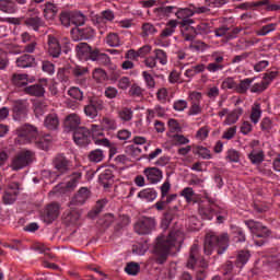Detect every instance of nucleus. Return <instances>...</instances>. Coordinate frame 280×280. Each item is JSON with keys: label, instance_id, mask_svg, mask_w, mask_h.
<instances>
[{"label": "nucleus", "instance_id": "17", "mask_svg": "<svg viewBox=\"0 0 280 280\" xmlns=\"http://www.w3.org/2000/svg\"><path fill=\"white\" fill-rule=\"evenodd\" d=\"M48 54L52 58H60V54H62V47L60 46V42L58 38L54 36H48Z\"/></svg>", "mask_w": 280, "mask_h": 280}, {"label": "nucleus", "instance_id": "43", "mask_svg": "<svg viewBox=\"0 0 280 280\" xmlns=\"http://www.w3.org/2000/svg\"><path fill=\"white\" fill-rule=\"evenodd\" d=\"M92 77L96 82H105V80H108V74L106 73V70L102 68L94 69Z\"/></svg>", "mask_w": 280, "mask_h": 280}, {"label": "nucleus", "instance_id": "24", "mask_svg": "<svg viewBox=\"0 0 280 280\" xmlns=\"http://www.w3.org/2000/svg\"><path fill=\"white\" fill-rule=\"evenodd\" d=\"M248 259H250V250L241 249L237 252L235 266L237 268H244V266H246V264H248Z\"/></svg>", "mask_w": 280, "mask_h": 280}, {"label": "nucleus", "instance_id": "36", "mask_svg": "<svg viewBox=\"0 0 280 280\" xmlns=\"http://www.w3.org/2000/svg\"><path fill=\"white\" fill-rule=\"evenodd\" d=\"M82 179V172H74L70 175V180L67 183V189H75L78 183Z\"/></svg>", "mask_w": 280, "mask_h": 280}, {"label": "nucleus", "instance_id": "27", "mask_svg": "<svg viewBox=\"0 0 280 280\" xmlns=\"http://www.w3.org/2000/svg\"><path fill=\"white\" fill-rule=\"evenodd\" d=\"M272 235V231H270L268 228L262 225L260 228V231L256 234V237H260V241H255L256 246H264L266 244V240Z\"/></svg>", "mask_w": 280, "mask_h": 280}, {"label": "nucleus", "instance_id": "34", "mask_svg": "<svg viewBox=\"0 0 280 280\" xmlns=\"http://www.w3.org/2000/svg\"><path fill=\"white\" fill-rule=\"evenodd\" d=\"M248 159L253 163V165H261V163H264V159H266V154H264V151H252L248 154Z\"/></svg>", "mask_w": 280, "mask_h": 280}, {"label": "nucleus", "instance_id": "55", "mask_svg": "<svg viewBox=\"0 0 280 280\" xmlns=\"http://www.w3.org/2000/svg\"><path fill=\"white\" fill-rule=\"evenodd\" d=\"M151 34H156V27H154L151 23H144L142 25V36H150Z\"/></svg>", "mask_w": 280, "mask_h": 280}, {"label": "nucleus", "instance_id": "51", "mask_svg": "<svg viewBox=\"0 0 280 280\" xmlns=\"http://www.w3.org/2000/svg\"><path fill=\"white\" fill-rule=\"evenodd\" d=\"M118 115L122 121H130L132 119V109L128 107H124L118 112Z\"/></svg>", "mask_w": 280, "mask_h": 280}, {"label": "nucleus", "instance_id": "60", "mask_svg": "<svg viewBox=\"0 0 280 280\" xmlns=\"http://www.w3.org/2000/svg\"><path fill=\"white\" fill-rule=\"evenodd\" d=\"M168 128L171 132H183V128L180 127V124H178V120L171 118L168 120Z\"/></svg>", "mask_w": 280, "mask_h": 280}, {"label": "nucleus", "instance_id": "26", "mask_svg": "<svg viewBox=\"0 0 280 280\" xmlns=\"http://www.w3.org/2000/svg\"><path fill=\"white\" fill-rule=\"evenodd\" d=\"M0 11L5 14H14L16 12V3L14 0H0Z\"/></svg>", "mask_w": 280, "mask_h": 280}, {"label": "nucleus", "instance_id": "52", "mask_svg": "<svg viewBox=\"0 0 280 280\" xmlns=\"http://www.w3.org/2000/svg\"><path fill=\"white\" fill-rule=\"evenodd\" d=\"M199 214L202 220H213V210L211 208L200 207Z\"/></svg>", "mask_w": 280, "mask_h": 280}, {"label": "nucleus", "instance_id": "8", "mask_svg": "<svg viewBox=\"0 0 280 280\" xmlns=\"http://www.w3.org/2000/svg\"><path fill=\"white\" fill-rule=\"evenodd\" d=\"M60 215V205L52 202L48 203L42 211H40V220L45 222V224H52L58 220Z\"/></svg>", "mask_w": 280, "mask_h": 280}, {"label": "nucleus", "instance_id": "54", "mask_svg": "<svg viewBox=\"0 0 280 280\" xmlns=\"http://www.w3.org/2000/svg\"><path fill=\"white\" fill-rule=\"evenodd\" d=\"M155 60H159L162 65H167V52L163 49H155Z\"/></svg>", "mask_w": 280, "mask_h": 280}, {"label": "nucleus", "instance_id": "62", "mask_svg": "<svg viewBox=\"0 0 280 280\" xmlns=\"http://www.w3.org/2000/svg\"><path fill=\"white\" fill-rule=\"evenodd\" d=\"M268 89V83L260 82L256 83L250 88L252 93H264Z\"/></svg>", "mask_w": 280, "mask_h": 280}, {"label": "nucleus", "instance_id": "50", "mask_svg": "<svg viewBox=\"0 0 280 280\" xmlns=\"http://www.w3.org/2000/svg\"><path fill=\"white\" fill-rule=\"evenodd\" d=\"M128 224H130V218L124 215V217L121 218V221L118 222V223L115 225V228H114V233L117 235V233H120V231H121L124 228L128 226Z\"/></svg>", "mask_w": 280, "mask_h": 280}, {"label": "nucleus", "instance_id": "38", "mask_svg": "<svg viewBox=\"0 0 280 280\" xmlns=\"http://www.w3.org/2000/svg\"><path fill=\"white\" fill-rule=\"evenodd\" d=\"M85 21L86 16H84V14L77 11H71V25H84Z\"/></svg>", "mask_w": 280, "mask_h": 280}, {"label": "nucleus", "instance_id": "31", "mask_svg": "<svg viewBox=\"0 0 280 280\" xmlns=\"http://www.w3.org/2000/svg\"><path fill=\"white\" fill-rule=\"evenodd\" d=\"M25 25L32 27L35 32H38L40 27H45V22L39 16L28 18L25 20Z\"/></svg>", "mask_w": 280, "mask_h": 280}, {"label": "nucleus", "instance_id": "44", "mask_svg": "<svg viewBox=\"0 0 280 280\" xmlns=\"http://www.w3.org/2000/svg\"><path fill=\"white\" fill-rule=\"evenodd\" d=\"M101 124L102 130H117V122L113 118L104 117Z\"/></svg>", "mask_w": 280, "mask_h": 280}, {"label": "nucleus", "instance_id": "22", "mask_svg": "<svg viewBox=\"0 0 280 280\" xmlns=\"http://www.w3.org/2000/svg\"><path fill=\"white\" fill-rule=\"evenodd\" d=\"M82 124V118L78 114H70L66 117L63 126L67 130H75L80 128L79 126Z\"/></svg>", "mask_w": 280, "mask_h": 280}, {"label": "nucleus", "instance_id": "18", "mask_svg": "<svg viewBox=\"0 0 280 280\" xmlns=\"http://www.w3.org/2000/svg\"><path fill=\"white\" fill-rule=\"evenodd\" d=\"M12 110L18 119L27 117V102L23 100L14 101Z\"/></svg>", "mask_w": 280, "mask_h": 280}, {"label": "nucleus", "instance_id": "56", "mask_svg": "<svg viewBox=\"0 0 280 280\" xmlns=\"http://www.w3.org/2000/svg\"><path fill=\"white\" fill-rule=\"evenodd\" d=\"M72 73L75 78H82V75H86V73H89V67L75 66L72 69Z\"/></svg>", "mask_w": 280, "mask_h": 280}, {"label": "nucleus", "instance_id": "4", "mask_svg": "<svg viewBox=\"0 0 280 280\" xmlns=\"http://www.w3.org/2000/svg\"><path fill=\"white\" fill-rule=\"evenodd\" d=\"M36 154L32 150H22L18 152L11 160V170L13 172H19L20 170H24V167H28L34 163Z\"/></svg>", "mask_w": 280, "mask_h": 280}, {"label": "nucleus", "instance_id": "3", "mask_svg": "<svg viewBox=\"0 0 280 280\" xmlns=\"http://www.w3.org/2000/svg\"><path fill=\"white\" fill-rule=\"evenodd\" d=\"M230 242L229 233L218 235L215 232H209L205 236L203 253L205 255H211L217 248L218 255H224Z\"/></svg>", "mask_w": 280, "mask_h": 280}, {"label": "nucleus", "instance_id": "7", "mask_svg": "<svg viewBox=\"0 0 280 280\" xmlns=\"http://www.w3.org/2000/svg\"><path fill=\"white\" fill-rule=\"evenodd\" d=\"M54 168L56 170V178L63 176V174H69L71 172V161L65 156V154L59 153L52 160Z\"/></svg>", "mask_w": 280, "mask_h": 280}, {"label": "nucleus", "instance_id": "13", "mask_svg": "<svg viewBox=\"0 0 280 280\" xmlns=\"http://www.w3.org/2000/svg\"><path fill=\"white\" fill-rule=\"evenodd\" d=\"M191 23H194V20H184L178 22L184 40L191 42L195 40L196 36H198V31L191 26Z\"/></svg>", "mask_w": 280, "mask_h": 280}, {"label": "nucleus", "instance_id": "19", "mask_svg": "<svg viewBox=\"0 0 280 280\" xmlns=\"http://www.w3.org/2000/svg\"><path fill=\"white\" fill-rule=\"evenodd\" d=\"M15 65L20 69H30L36 67V58L32 55L24 54L16 59Z\"/></svg>", "mask_w": 280, "mask_h": 280}, {"label": "nucleus", "instance_id": "28", "mask_svg": "<svg viewBox=\"0 0 280 280\" xmlns=\"http://www.w3.org/2000/svg\"><path fill=\"white\" fill-rule=\"evenodd\" d=\"M138 198L145 200L147 202H152L153 200H156V190H154V188L142 189L138 194Z\"/></svg>", "mask_w": 280, "mask_h": 280}, {"label": "nucleus", "instance_id": "30", "mask_svg": "<svg viewBox=\"0 0 280 280\" xmlns=\"http://www.w3.org/2000/svg\"><path fill=\"white\" fill-rule=\"evenodd\" d=\"M178 26V21L176 20H171L166 23V27L162 31L161 33V38H167L176 32V27Z\"/></svg>", "mask_w": 280, "mask_h": 280}, {"label": "nucleus", "instance_id": "20", "mask_svg": "<svg viewBox=\"0 0 280 280\" xmlns=\"http://www.w3.org/2000/svg\"><path fill=\"white\" fill-rule=\"evenodd\" d=\"M95 36V30L92 27L78 28L77 32H72L73 40H89Z\"/></svg>", "mask_w": 280, "mask_h": 280}, {"label": "nucleus", "instance_id": "53", "mask_svg": "<svg viewBox=\"0 0 280 280\" xmlns=\"http://www.w3.org/2000/svg\"><path fill=\"white\" fill-rule=\"evenodd\" d=\"M174 10H176V7H159L154 9V12L162 16H170V14L174 13Z\"/></svg>", "mask_w": 280, "mask_h": 280}, {"label": "nucleus", "instance_id": "39", "mask_svg": "<svg viewBox=\"0 0 280 280\" xmlns=\"http://www.w3.org/2000/svg\"><path fill=\"white\" fill-rule=\"evenodd\" d=\"M175 15L179 21H194L191 16H194V11L190 9H179Z\"/></svg>", "mask_w": 280, "mask_h": 280}, {"label": "nucleus", "instance_id": "49", "mask_svg": "<svg viewBox=\"0 0 280 280\" xmlns=\"http://www.w3.org/2000/svg\"><path fill=\"white\" fill-rule=\"evenodd\" d=\"M107 45H109V47H119V45H120L119 35L117 33L108 34L107 35Z\"/></svg>", "mask_w": 280, "mask_h": 280}, {"label": "nucleus", "instance_id": "9", "mask_svg": "<svg viewBox=\"0 0 280 280\" xmlns=\"http://www.w3.org/2000/svg\"><path fill=\"white\" fill-rule=\"evenodd\" d=\"M156 226V221L152 217H141L135 224V231L138 235H150Z\"/></svg>", "mask_w": 280, "mask_h": 280}, {"label": "nucleus", "instance_id": "40", "mask_svg": "<svg viewBox=\"0 0 280 280\" xmlns=\"http://www.w3.org/2000/svg\"><path fill=\"white\" fill-rule=\"evenodd\" d=\"M261 118V104L255 103L252 107L250 121L258 124Z\"/></svg>", "mask_w": 280, "mask_h": 280}, {"label": "nucleus", "instance_id": "25", "mask_svg": "<svg viewBox=\"0 0 280 280\" xmlns=\"http://www.w3.org/2000/svg\"><path fill=\"white\" fill-rule=\"evenodd\" d=\"M114 177L115 175L113 174V170L106 168L103 173L100 174L98 182L104 187V189H108V187H110V180H113Z\"/></svg>", "mask_w": 280, "mask_h": 280}, {"label": "nucleus", "instance_id": "11", "mask_svg": "<svg viewBox=\"0 0 280 280\" xmlns=\"http://www.w3.org/2000/svg\"><path fill=\"white\" fill-rule=\"evenodd\" d=\"M100 110H104V101L100 98H90L89 104L84 106V114L90 119H95Z\"/></svg>", "mask_w": 280, "mask_h": 280}, {"label": "nucleus", "instance_id": "37", "mask_svg": "<svg viewBox=\"0 0 280 280\" xmlns=\"http://www.w3.org/2000/svg\"><path fill=\"white\" fill-rule=\"evenodd\" d=\"M88 158L91 163H102L104 161V151L102 149H95L90 152Z\"/></svg>", "mask_w": 280, "mask_h": 280}, {"label": "nucleus", "instance_id": "48", "mask_svg": "<svg viewBox=\"0 0 280 280\" xmlns=\"http://www.w3.org/2000/svg\"><path fill=\"white\" fill-rule=\"evenodd\" d=\"M61 25L65 27L71 26V11H62L59 15Z\"/></svg>", "mask_w": 280, "mask_h": 280}, {"label": "nucleus", "instance_id": "1", "mask_svg": "<svg viewBox=\"0 0 280 280\" xmlns=\"http://www.w3.org/2000/svg\"><path fill=\"white\" fill-rule=\"evenodd\" d=\"M180 232H171L167 236L161 235L156 237V243L154 246L155 264L163 266L170 257V253L178 240Z\"/></svg>", "mask_w": 280, "mask_h": 280}, {"label": "nucleus", "instance_id": "32", "mask_svg": "<svg viewBox=\"0 0 280 280\" xmlns=\"http://www.w3.org/2000/svg\"><path fill=\"white\" fill-rule=\"evenodd\" d=\"M242 113H244V110L242 108H240V107L235 108L230 114H228V117L224 120V124H226L228 126L237 124V119H240V116H242Z\"/></svg>", "mask_w": 280, "mask_h": 280}, {"label": "nucleus", "instance_id": "59", "mask_svg": "<svg viewBox=\"0 0 280 280\" xmlns=\"http://www.w3.org/2000/svg\"><path fill=\"white\" fill-rule=\"evenodd\" d=\"M180 196L185 197L186 202H191L194 200L192 198L195 196L194 188H191V187L184 188L180 192Z\"/></svg>", "mask_w": 280, "mask_h": 280}, {"label": "nucleus", "instance_id": "41", "mask_svg": "<svg viewBox=\"0 0 280 280\" xmlns=\"http://www.w3.org/2000/svg\"><path fill=\"white\" fill-rule=\"evenodd\" d=\"M27 74H13L12 75V84H14V86H27Z\"/></svg>", "mask_w": 280, "mask_h": 280}, {"label": "nucleus", "instance_id": "61", "mask_svg": "<svg viewBox=\"0 0 280 280\" xmlns=\"http://www.w3.org/2000/svg\"><path fill=\"white\" fill-rule=\"evenodd\" d=\"M102 209H104V202L97 201L95 208L89 212V218H95L96 215H100V213H102Z\"/></svg>", "mask_w": 280, "mask_h": 280}, {"label": "nucleus", "instance_id": "35", "mask_svg": "<svg viewBox=\"0 0 280 280\" xmlns=\"http://www.w3.org/2000/svg\"><path fill=\"white\" fill-rule=\"evenodd\" d=\"M244 223L246 224L247 229H249L250 233L255 236L259 233L260 229L264 226L261 222L255 221V220H246L244 221Z\"/></svg>", "mask_w": 280, "mask_h": 280}, {"label": "nucleus", "instance_id": "10", "mask_svg": "<svg viewBox=\"0 0 280 280\" xmlns=\"http://www.w3.org/2000/svg\"><path fill=\"white\" fill-rule=\"evenodd\" d=\"M19 191H21V184L19 182L11 183L2 196L3 205H14L19 198Z\"/></svg>", "mask_w": 280, "mask_h": 280}, {"label": "nucleus", "instance_id": "47", "mask_svg": "<svg viewBox=\"0 0 280 280\" xmlns=\"http://www.w3.org/2000/svg\"><path fill=\"white\" fill-rule=\"evenodd\" d=\"M10 65V57H8V51L0 50V71H5Z\"/></svg>", "mask_w": 280, "mask_h": 280}, {"label": "nucleus", "instance_id": "57", "mask_svg": "<svg viewBox=\"0 0 280 280\" xmlns=\"http://www.w3.org/2000/svg\"><path fill=\"white\" fill-rule=\"evenodd\" d=\"M222 89H230L232 91H236L237 92V83L235 82V80H233V78H226L222 82Z\"/></svg>", "mask_w": 280, "mask_h": 280}, {"label": "nucleus", "instance_id": "16", "mask_svg": "<svg viewBox=\"0 0 280 280\" xmlns=\"http://www.w3.org/2000/svg\"><path fill=\"white\" fill-rule=\"evenodd\" d=\"M143 174L151 185H156L163 178V171L158 167L144 168Z\"/></svg>", "mask_w": 280, "mask_h": 280}, {"label": "nucleus", "instance_id": "23", "mask_svg": "<svg viewBox=\"0 0 280 280\" xmlns=\"http://www.w3.org/2000/svg\"><path fill=\"white\" fill-rule=\"evenodd\" d=\"M44 126L47 130H58V126H60L58 114H48L44 120Z\"/></svg>", "mask_w": 280, "mask_h": 280}, {"label": "nucleus", "instance_id": "63", "mask_svg": "<svg viewBox=\"0 0 280 280\" xmlns=\"http://www.w3.org/2000/svg\"><path fill=\"white\" fill-rule=\"evenodd\" d=\"M228 161H231V163H240V152L236 150H229L226 155Z\"/></svg>", "mask_w": 280, "mask_h": 280}, {"label": "nucleus", "instance_id": "33", "mask_svg": "<svg viewBox=\"0 0 280 280\" xmlns=\"http://www.w3.org/2000/svg\"><path fill=\"white\" fill-rule=\"evenodd\" d=\"M47 107H48L47 101L45 100L36 101L34 103V113L36 117H40L42 115H45V113L47 112Z\"/></svg>", "mask_w": 280, "mask_h": 280}, {"label": "nucleus", "instance_id": "15", "mask_svg": "<svg viewBox=\"0 0 280 280\" xmlns=\"http://www.w3.org/2000/svg\"><path fill=\"white\" fill-rule=\"evenodd\" d=\"M74 206H70V210L63 212L62 220L66 226H71V224H77L78 220H80L81 213L80 210L73 208Z\"/></svg>", "mask_w": 280, "mask_h": 280}, {"label": "nucleus", "instance_id": "45", "mask_svg": "<svg viewBox=\"0 0 280 280\" xmlns=\"http://www.w3.org/2000/svg\"><path fill=\"white\" fill-rule=\"evenodd\" d=\"M125 271L127 272V275H131L135 277L141 271V266L139 265V262H129L127 264Z\"/></svg>", "mask_w": 280, "mask_h": 280}, {"label": "nucleus", "instance_id": "58", "mask_svg": "<svg viewBox=\"0 0 280 280\" xmlns=\"http://www.w3.org/2000/svg\"><path fill=\"white\" fill-rule=\"evenodd\" d=\"M68 95H70V97H73V100H79V101H82L84 97V94L79 88H71L68 91Z\"/></svg>", "mask_w": 280, "mask_h": 280}, {"label": "nucleus", "instance_id": "14", "mask_svg": "<svg viewBox=\"0 0 280 280\" xmlns=\"http://www.w3.org/2000/svg\"><path fill=\"white\" fill-rule=\"evenodd\" d=\"M91 191L86 187H82L79 191L72 197L70 201V207H82L86 200H89Z\"/></svg>", "mask_w": 280, "mask_h": 280}, {"label": "nucleus", "instance_id": "42", "mask_svg": "<svg viewBox=\"0 0 280 280\" xmlns=\"http://www.w3.org/2000/svg\"><path fill=\"white\" fill-rule=\"evenodd\" d=\"M255 79H244L240 82V84H236V93H241L244 95L248 89H250V84H253V81Z\"/></svg>", "mask_w": 280, "mask_h": 280}, {"label": "nucleus", "instance_id": "21", "mask_svg": "<svg viewBox=\"0 0 280 280\" xmlns=\"http://www.w3.org/2000/svg\"><path fill=\"white\" fill-rule=\"evenodd\" d=\"M23 92L31 97H45V86L40 83L25 86Z\"/></svg>", "mask_w": 280, "mask_h": 280}, {"label": "nucleus", "instance_id": "12", "mask_svg": "<svg viewBox=\"0 0 280 280\" xmlns=\"http://www.w3.org/2000/svg\"><path fill=\"white\" fill-rule=\"evenodd\" d=\"M73 140L77 145L81 148H86L91 143V130L86 127H79L73 132Z\"/></svg>", "mask_w": 280, "mask_h": 280}, {"label": "nucleus", "instance_id": "64", "mask_svg": "<svg viewBox=\"0 0 280 280\" xmlns=\"http://www.w3.org/2000/svg\"><path fill=\"white\" fill-rule=\"evenodd\" d=\"M196 30L197 34H211V26L208 23H200Z\"/></svg>", "mask_w": 280, "mask_h": 280}, {"label": "nucleus", "instance_id": "6", "mask_svg": "<svg viewBox=\"0 0 280 280\" xmlns=\"http://www.w3.org/2000/svg\"><path fill=\"white\" fill-rule=\"evenodd\" d=\"M18 143H33L38 137V128L33 125L25 124L16 129Z\"/></svg>", "mask_w": 280, "mask_h": 280}, {"label": "nucleus", "instance_id": "46", "mask_svg": "<svg viewBox=\"0 0 280 280\" xmlns=\"http://www.w3.org/2000/svg\"><path fill=\"white\" fill-rule=\"evenodd\" d=\"M192 154H198L201 159H211V151L201 145L196 147L192 150Z\"/></svg>", "mask_w": 280, "mask_h": 280}, {"label": "nucleus", "instance_id": "5", "mask_svg": "<svg viewBox=\"0 0 280 280\" xmlns=\"http://www.w3.org/2000/svg\"><path fill=\"white\" fill-rule=\"evenodd\" d=\"M196 266L206 270V268H209V262L207 261V259H205L202 254H200V245L192 244L189 249L186 268L194 270Z\"/></svg>", "mask_w": 280, "mask_h": 280}, {"label": "nucleus", "instance_id": "29", "mask_svg": "<svg viewBox=\"0 0 280 280\" xmlns=\"http://www.w3.org/2000/svg\"><path fill=\"white\" fill-rule=\"evenodd\" d=\"M58 14V7H56L51 2H47L45 4L44 9V16L47 21H52V19H56V15Z\"/></svg>", "mask_w": 280, "mask_h": 280}, {"label": "nucleus", "instance_id": "2", "mask_svg": "<svg viewBox=\"0 0 280 280\" xmlns=\"http://www.w3.org/2000/svg\"><path fill=\"white\" fill-rule=\"evenodd\" d=\"M77 57L79 60H84V62H97L101 67H108L110 65V57L106 54L100 51V48H93L89 43L81 42L75 46Z\"/></svg>", "mask_w": 280, "mask_h": 280}]
</instances>
